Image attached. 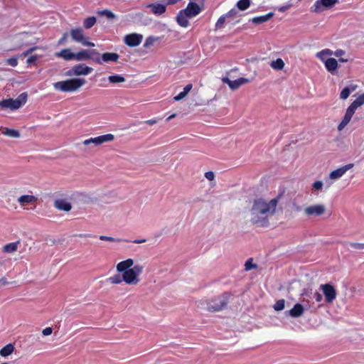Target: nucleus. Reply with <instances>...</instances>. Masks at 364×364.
I'll list each match as a JSON object with an SVG mask.
<instances>
[{"label":"nucleus","mask_w":364,"mask_h":364,"mask_svg":"<svg viewBox=\"0 0 364 364\" xmlns=\"http://www.w3.org/2000/svg\"><path fill=\"white\" fill-rule=\"evenodd\" d=\"M277 198L267 202L262 198L254 200L250 209V222L258 227H267L269 225V218L274 215L277 205Z\"/></svg>","instance_id":"obj_1"},{"label":"nucleus","mask_w":364,"mask_h":364,"mask_svg":"<svg viewBox=\"0 0 364 364\" xmlns=\"http://www.w3.org/2000/svg\"><path fill=\"white\" fill-rule=\"evenodd\" d=\"M86 83V80L82 78H72L63 81H59L53 84L55 90L62 92H73L78 90L81 86Z\"/></svg>","instance_id":"obj_2"},{"label":"nucleus","mask_w":364,"mask_h":364,"mask_svg":"<svg viewBox=\"0 0 364 364\" xmlns=\"http://www.w3.org/2000/svg\"><path fill=\"white\" fill-rule=\"evenodd\" d=\"M230 294L225 292L221 295L214 297L207 303V309L211 312L220 311L225 309L229 302Z\"/></svg>","instance_id":"obj_3"},{"label":"nucleus","mask_w":364,"mask_h":364,"mask_svg":"<svg viewBox=\"0 0 364 364\" xmlns=\"http://www.w3.org/2000/svg\"><path fill=\"white\" fill-rule=\"evenodd\" d=\"M338 0H317L311 8V11L314 13H321L325 10L333 8Z\"/></svg>","instance_id":"obj_4"},{"label":"nucleus","mask_w":364,"mask_h":364,"mask_svg":"<svg viewBox=\"0 0 364 364\" xmlns=\"http://www.w3.org/2000/svg\"><path fill=\"white\" fill-rule=\"evenodd\" d=\"M93 69L85 64L80 63L75 65L70 70L67 71L66 75L73 76V75H87L92 72Z\"/></svg>","instance_id":"obj_5"},{"label":"nucleus","mask_w":364,"mask_h":364,"mask_svg":"<svg viewBox=\"0 0 364 364\" xmlns=\"http://www.w3.org/2000/svg\"><path fill=\"white\" fill-rule=\"evenodd\" d=\"M320 289L322 290L327 303H332L336 299V290L332 284L329 283L321 284Z\"/></svg>","instance_id":"obj_6"},{"label":"nucleus","mask_w":364,"mask_h":364,"mask_svg":"<svg viewBox=\"0 0 364 364\" xmlns=\"http://www.w3.org/2000/svg\"><path fill=\"white\" fill-rule=\"evenodd\" d=\"M203 3L201 4V6L198 4L191 1L186 9H182V11L186 13V16H188L189 18H193L198 15L203 9Z\"/></svg>","instance_id":"obj_7"},{"label":"nucleus","mask_w":364,"mask_h":364,"mask_svg":"<svg viewBox=\"0 0 364 364\" xmlns=\"http://www.w3.org/2000/svg\"><path fill=\"white\" fill-rule=\"evenodd\" d=\"M114 139V135L112 134H107L101 135L95 138H90L83 141L85 146H87L90 144H94L96 146L100 145L107 141H111Z\"/></svg>","instance_id":"obj_8"},{"label":"nucleus","mask_w":364,"mask_h":364,"mask_svg":"<svg viewBox=\"0 0 364 364\" xmlns=\"http://www.w3.org/2000/svg\"><path fill=\"white\" fill-rule=\"evenodd\" d=\"M326 211V207L323 204L310 205L304 209V213L307 216H320Z\"/></svg>","instance_id":"obj_9"},{"label":"nucleus","mask_w":364,"mask_h":364,"mask_svg":"<svg viewBox=\"0 0 364 364\" xmlns=\"http://www.w3.org/2000/svg\"><path fill=\"white\" fill-rule=\"evenodd\" d=\"M223 83L228 84L232 90L238 89L241 85L248 83L250 80L245 77H240L235 80H230L228 77L222 78Z\"/></svg>","instance_id":"obj_10"},{"label":"nucleus","mask_w":364,"mask_h":364,"mask_svg":"<svg viewBox=\"0 0 364 364\" xmlns=\"http://www.w3.org/2000/svg\"><path fill=\"white\" fill-rule=\"evenodd\" d=\"M142 38L141 34L131 33L125 36L124 41L129 47H136L141 43Z\"/></svg>","instance_id":"obj_11"},{"label":"nucleus","mask_w":364,"mask_h":364,"mask_svg":"<svg viewBox=\"0 0 364 364\" xmlns=\"http://www.w3.org/2000/svg\"><path fill=\"white\" fill-rule=\"evenodd\" d=\"M96 50H82L76 53H74V59L80 61L87 60L91 58L92 55H99Z\"/></svg>","instance_id":"obj_12"},{"label":"nucleus","mask_w":364,"mask_h":364,"mask_svg":"<svg viewBox=\"0 0 364 364\" xmlns=\"http://www.w3.org/2000/svg\"><path fill=\"white\" fill-rule=\"evenodd\" d=\"M119 58V55L117 53H105L101 58H97L94 60L98 64H102V62H117Z\"/></svg>","instance_id":"obj_13"},{"label":"nucleus","mask_w":364,"mask_h":364,"mask_svg":"<svg viewBox=\"0 0 364 364\" xmlns=\"http://www.w3.org/2000/svg\"><path fill=\"white\" fill-rule=\"evenodd\" d=\"M353 167V164H348L331 172L329 177L331 179L341 178L348 170Z\"/></svg>","instance_id":"obj_14"},{"label":"nucleus","mask_w":364,"mask_h":364,"mask_svg":"<svg viewBox=\"0 0 364 364\" xmlns=\"http://www.w3.org/2000/svg\"><path fill=\"white\" fill-rule=\"evenodd\" d=\"M137 277L131 269L122 274V279L127 284H136L139 282Z\"/></svg>","instance_id":"obj_15"},{"label":"nucleus","mask_w":364,"mask_h":364,"mask_svg":"<svg viewBox=\"0 0 364 364\" xmlns=\"http://www.w3.org/2000/svg\"><path fill=\"white\" fill-rule=\"evenodd\" d=\"M70 33L73 41L80 43L81 44L86 38L82 28H73L70 30Z\"/></svg>","instance_id":"obj_16"},{"label":"nucleus","mask_w":364,"mask_h":364,"mask_svg":"<svg viewBox=\"0 0 364 364\" xmlns=\"http://www.w3.org/2000/svg\"><path fill=\"white\" fill-rule=\"evenodd\" d=\"M304 308L301 304H296L294 307L288 311H286V314L290 316L292 318H299L304 314Z\"/></svg>","instance_id":"obj_17"},{"label":"nucleus","mask_w":364,"mask_h":364,"mask_svg":"<svg viewBox=\"0 0 364 364\" xmlns=\"http://www.w3.org/2000/svg\"><path fill=\"white\" fill-rule=\"evenodd\" d=\"M146 7L149 8L151 12L157 16L164 14L166 11V5L159 3L148 4Z\"/></svg>","instance_id":"obj_18"},{"label":"nucleus","mask_w":364,"mask_h":364,"mask_svg":"<svg viewBox=\"0 0 364 364\" xmlns=\"http://www.w3.org/2000/svg\"><path fill=\"white\" fill-rule=\"evenodd\" d=\"M133 264L134 260L132 259H127L117 264V270L118 272L124 273L128 271L129 269H131V267H132Z\"/></svg>","instance_id":"obj_19"},{"label":"nucleus","mask_w":364,"mask_h":364,"mask_svg":"<svg viewBox=\"0 0 364 364\" xmlns=\"http://www.w3.org/2000/svg\"><path fill=\"white\" fill-rule=\"evenodd\" d=\"M54 206L58 210L68 212L71 210V203L64 199H58L54 202Z\"/></svg>","instance_id":"obj_20"},{"label":"nucleus","mask_w":364,"mask_h":364,"mask_svg":"<svg viewBox=\"0 0 364 364\" xmlns=\"http://www.w3.org/2000/svg\"><path fill=\"white\" fill-rule=\"evenodd\" d=\"M324 63L326 70L331 74H335L338 67V61L333 58H330L324 60Z\"/></svg>","instance_id":"obj_21"},{"label":"nucleus","mask_w":364,"mask_h":364,"mask_svg":"<svg viewBox=\"0 0 364 364\" xmlns=\"http://www.w3.org/2000/svg\"><path fill=\"white\" fill-rule=\"evenodd\" d=\"M186 14L183 12L182 10H181L176 16V21L178 23V25L181 27L186 28L189 25V21L188 18H189L188 16L186 15Z\"/></svg>","instance_id":"obj_22"},{"label":"nucleus","mask_w":364,"mask_h":364,"mask_svg":"<svg viewBox=\"0 0 364 364\" xmlns=\"http://www.w3.org/2000/svg\"><path fill=\"white\" fill-rule=\"evenodd\" d=\"M274 15V14L273 12H269L264 16H255L250 19V21L255 24H261L269 21Z\"/></svg>","instance_id":"obj_23"},{"label":"nucleus","mask_w":364,"mask_h":364,"mask_svg":"<svg viewBox=\"0 0 364 364\" xmlns=\"http://www.w3.org/2000/svg\"><path fill=\"white\" fill-rule=\"evenodd\" d=\"M55 56L62 58L65 60H70L74 59V53L70 51L69 48H65L55 53Z\"/></svg>","instance_id":"obj_24"},{"label":"nucleus","mask_w":364,"mask_h":364,"mask_svg":"<svg viewBox=\"0 0 364 364\" xmlns=\"http://www.w3.org/2000/svg\"><path fill=\"white\" fill-rule=\"evenodd\" d=\"M37 198L31 195H23L18 198V202L21 205H25L28 203H33L37 201Z\"/></svg>","instance_id":"obj_25"},{"label":"nucleus","mask_w":364,"mask_h":364,"mask_svg":"<svg viewBox=\"0 0 364 364\" xmlns=\"http://www.w3.org/2000/svg\"><path fill=\"white\" fill-rule=\"evenodd\" d=\"M358 87L356 85H350L345 87L340 94V98L342 100H346L352 92H354Z\"/></svg>","instance_id":"obj_26"},{"label":"nucleus","mask_w":364,"mask_h":364,"mask_svg":"<svg viewBox=\"0 0 364 364\" xmlns=\"http://www.w3.org/2000/svg\"><path fill=\"white\" fill-rule=\"evenodd\" d=\"M0 107L5 109H11L12 110L17 109V106L15 104V100L9 98L0 101Z\"/></svg>","instance_id":"obj_27"},{"label":"nucleus","mask_w":364,"mask_h":364,"mask_svg":"<svg viewBox=\"0 0 364 364\" xmlns=\"http://www.w3.org/2000/svg\"><path fill=\"white\" fill-rule=\"evenodd\" d=\"M353 115V114H351L350 112H348L346 110L342 121L340 122V124L338 126V131H341V130H343L346 127V126L350 121Z\"/></svg>","instance_id":"obj_28"},{"label":"nucleus","mask_w":364,"mask_h":364,"mask_svg":"<svg viewBox=\"0 0 364 364\" xmlns=\"http://www.w3.org/2000/svg\"><path fill=\"white\" fill-rule=\"evenodd\" d=\"M14 349V346L12 343H9L0 350V355L7 357L13 353Z\"/></svg>","instance_id":"obj_29"},{"label":"nucleus","mask_w":364,"mask_h":364,"mask_svg":"<svg viewBox=\"0 0 364 364\" xmlns=\"http://www.w3.org/2000/svg\"><path fill=\"white\" fill-rule=\"evenodd\" d=\"M192 87V84H188L187 85H186L185 87L183 88V91H182L181 92H180L178 95L173 97L174 100L179 101L185 98L188 95V92L191 90Z\"/></svg>","instance_id":"obj_30"},{"label":"nucleus","mask_w":364,"mask_h":364,"mask_svg":"<svg viewBox=\"0 0 364 364\" xmlns=\"http://www.w3.org/2000/svg\"><path fill=\"white\" fill-rule=\"evenodd\" d=\"M28 98V95L26 92H22L20 94L16 99H15V104L17 106V108H20L23 105H24Z\"/></svg>","instance_id":"obj_31"},{"label":"nucleus","mask_w":364,"mask_h":364,"mask_svg":"<svg viewBox=\"0 0 364 364\" xmlns=\"http://www.w3.org/2000/svg\"><path fill=\"white\" fill-rule=\"evenodd\" d=\"M97 22V18L95 16H90L84 19L82 25L85 29L91 28Z\"/></svg>","instance_id":"obj_32"},{"label":"nucleus","mask_w":364,"mask_h":364,"mask_svg":"<svg viewBox=\"0 0 364 364\" xmlns=\"http://www.w3.org/2000/svg\"><path fill=\"white\" fill-rule=\"evenodd\" d=\"M2 134L12 138H18L21 136L19 131L9 128H5Z\"/></svg>","instance_id":"obj_33"},{"label":"nucleus","mask_w":364,"mask_h":364,"mask_svg":"<svg viewBox=\"0 0 364 364\" xmlns=\"http://www.w3.org/2000/svg\"><path fill=\"white\" fill-rule=\"evenodd\" d=\"M108 81L112 84H117L124 82L126 81V79L120 75H109L107 78Z\"/></svg>","instance_id":"obj_34"},{"label":"nucleus","mask_w":364,"mask_h":364,"mask_svg":"<svg viewBox=\"0 0 364 364\" xmlns=\"http://www.w3.org/2000/svg\"><path fill=\"white\" fill-rule=\"evenodd\" d=\"M270 66L276 70H281L284 67V63L282 58H277L271 62Z\"/></svg>","instance_id":"obj_35"},{"label":"nucleus","mask_w":364,"mask_h":364,"mask_svg":"<svg viewBox=\"0 0 364 364\" xmlns=\"http://www.w3.org/2000/svg\"><path fill=\"white\" fill-rule=\"evenodd\" d=\"M250 0H239L236 4V6L238 10L245 11L250 7Z\"/></svg>","instance_id":"obj_36"},{"label":"nucleus","mask_w":364,"mask_h":364,"mask_svg":"<svg viewBox=\"0 0 364 364\" xmlns=\"http://www.w3.org/2000/svg\"><path fill=\"white\" fill-rule=\"evenodd\" d=\"M19 241L11 242L4 246L3 250L5 252H14L17 250L18 244Z\"/></svg>","instance_id":"obj_37"},{"label":"nucleus","mask_w":364,"mask_h":364,"mask_svg":"<svg viewBox=\"0 0 364 364\" xmlns=\"http://www.w3.org/2000/svg\"><path fill=\"white\" fill-rule=\"evenodd\" d=\"M97 14H98V15H100L101 16L107 17L109 20H112V19H114L116 18V15L112 11H111L110 10H108V9L98 11Z\"/></svg>","instance_id":"obj_38"},{"label":"nucleus","mask_w":364,"mask_h":364,"mask_svg":"<svg viewBox=\"0 0 364 364\" xmlns=\"http://www.w3.org/2000/svg\"><path fill=\"white\" fill-rule=\"evenodd\" d=\"M108 281L113 284H118L122 283V281H124V280L122 279V274L121 275L119 274H116L114 276L109 277L108 279Z\"/></svg>","instance_id":"obj_39"},{"label":"nucleus","mask_w":364,"mask_h":364,"mask_svg":"<svg viewBox=\"0 0 364 364\" xmlns=\"http://www.w3.org/2000/svg\"><path fill=\"white\" fill-rule=\"evenodd\" d=\"M285 306V300L284 299H279L278 300L273 306L274 309L276 311H282L284 309Z\"/></svg>","instance_id":"obj_40"},{"label":"nucleus","mask_w":364,"mask_h":364,"mask_svg":"<svg viewBox=\"0 0 364 364\" xmlns=\"http://www.w3.org/2000/svg\"><path fill=\"white\" fill-rule=\"evenodd\" d=\"M159 38H156V37H154V36H149L148 37L144 43V48H149L151 46H152L156 41H159Z\"/></svg>","instance_id":"obj_41"},{"label":"nucleus","mask_w":364,"mask_h":364,"mask_svg":"<svg viewBox=\"0 0 364 364\" xmlns=\"http://www.w3.org/2000/svg\"><path fill=\"white\" fill-rule=\"evenodd\" d=\"M100 240H103V241H108V242H119L123 241V240L120 239V238H115V237L105 236V235H100Z\"/></svg>","instance_id":"obj_42"},{"label":"nucleus","mask_w":364,"mask_h":364,"mask_svg":"<svg viewBox=\"0 0 364 364\" xmlns=\"http://www.w3.org/2000/svg\"><path fill=\"white\" fill-rule=\"evenodd\" d=\"M332 54H333V52L331 50L324 49V50H322L321 52L318 53L316 54V56L318 58H319L321 60L324 61L323 55H332Z\"/></svg>","instance_id":"obj_43"},{"label":"nucleus","mask_w":364,"mask_h":364,"mask_svg":"<svg viewBox=\"0 0 364 364\" xmlns=\"http://www.w3.org/2000/svg\"><path fill=\"white\" fill-rule=\"evenodd\" d=\"M226 18H227V17L225 16V14H224V15H223V16H221L218 18V21H217V22H216V23H215V28H216V29H218V28H223V25H224L225 22Z\"/></svg>","instance_id":"obj_44"},{"label":"nucleus","mask_w":364,"mask_h":364,"mask_svg":"<svg viewBox=\"0 0 364 364\" xmlns=\"http://www.w3.org/2000/svg\"><path fill=\"white\" fill-rule=\"evenodd\" d=\"M144 267L139 264H136L131 269L132 272L138 277L143 272Z\"/></svg>","instance_id":"obj_45"},{"label":"nucleus","mask_w":364,"mask_h":364,"mask_svg":"<svg viewBox=\"0 0 364 364\" xmlns=\"http://www.w3.org/2000/svg\"><path fill=\"white\" fill-rule=\"evenodd\" d=\"M245 270L249 271L251 270L253 268H255L257 265L255 264L252 263V259H249L245 262Z\"/></svg>","instance_id":"obj_46"},{"label":"nucleus","mask_w":364,"mask_h":364,"mask_svg":"<svg viewBox=\"0 0 364 364\" xmlns=\"http://www.w3.org/2000/svg\"><path fill=\"white\" fill-rule=\"evenodd\" d=\"M359 107V105L356 103V102H353L350 106L347 108V111L354 114L355 110Z\"/></svg>","instance_id":"obj_47"},{"label":"nucleus","mask_w":364,"mask_h":364,"mask_svg":"<svg viewBox=\"0 0 364 364\" xmlns=\"http://www.w3.org/2000/svg\"><path fill=\"white\" fill-rule=\"evenodd\" d=\"M348 245L351 247L356 249V250H363L364 249V243L350 242Z\"/></svg>","instance_id":"obj_48"},{"label":"nucleus","mask_w":364,"mask_h":364,"mask_svg":"<svg viewBox=\"0 0 364 364\" xmlns=\"http://www.w3.org/2000/svg\"><path fill=\"white\" fill-rule=\"evenodd\" d=\"M238 9H236L235 8L230 9L227 14H225V16L227 18H232V17H234L235 16H237V13H238Z\"/></svg>","instance_id":"obj_49"},{"label":"nucleus","mask_w":364,"mask_h":364,"mask_svg":"<svg viewBox=\"0 0 364 364\" xmlns=\"http://www.w3.org/2000/svg\"><path fill=\"white\" fill-rule=\"evenodd\" d=\"M68 36V33H64L63 36L58 40V46L63 45L66 42Z\"/></svg>","instance_id":"obj_50"},{"label":"nucleus","mask_w":364,"mask_h":364,"mask_svg":"<svg viewBox=\"0 0 364 364\" xmlns=\"http://www.w3.org/2000/svg\"><path fill=\"white\" fill-rule=\"evenodd\" d=\"M354 102H356L359 107L364 105V93L359 95Z\"/></svg>","instance_id":"obj_51"},{"label":"nucleus","mask_w":364,"mask_h":364,"mask_svg":"<svg viewBox=\"0 0 364 364\" xmlns=\"http://www.w3.org/2000/svg\"><path fill=\"white\" fill-rule=\"evenodd\" d=\"M38 59V55H31L27 59V63L29 65L34 64Z\"/></svg>","instance_id":"obj_52"},{"label":"nucleus","mask_w":364,"mask_h":364,"mask_svg":"<svg viewBox=\"0 0 364 364\" xmlns=\"http://www.w3.org/2000/svg\"><path fill=\"white\" fill-rule=\"evenodd\" d=\"M323 187V182L321 181H316L313 183V188L315 190H321Z\"/></svg>","instance_id":"obj_53"},{"label":"nucleus","mask_w":364,"mask_h":364,"mask_svg":"<svg viewBox=\"0 0 364 364\" xmlns=\"http://www.w3.org/2000/svg\"><path fill=\"white\" fill-rule=\"evenodd\" d=\"M8 64L12 67H16L18 65V60L16 58H11L8 59Z\"/></svg>","instance_id":"obj_54"},{"label":"nucleus","mask_w":364,"mask_h":364,"mask_svg":"<svg viewBox=\"0 0 364 364\" xmlns=\"http://www.w3.org/2000/svg\"><path fill=\"white\" fill-rule=\"evenodd\" d=\"M205 177L208 180V181H213L214 180V178H215V174L213 171H207L205 173Z\"/></svg>","instance_id":"obj_55"},{"label":"nucleus","mask_w":364,"mask_h":364,"mask_svg":"<svg viewBox=\"0 0 364 364\" xmlns=\"http://www.w3.org/2000/svg\"><path fill=\"white\" fill-rule=\"evenodd\" d=\"M53 332V328L51 327H47L44 328L42 331L43 336H50Z\"/></svg>","instance_id":"obj_56"},{"label":"nucleus","mask_w":364,"mask_h":364,"mask_svg":"<svg viewBox=\"0 0 364 364\" xmlns=\"http://www.w3.org/2000/svg\"><path fill=\"white\" fill-rule=\"evenodd\" d=\"M314 298L316 299L317 302H320L323 299L322 295L318 291L314 292Z\"/></svg>","instance_id":"obj_57"},{"label":"nucleus","mask_w":364,"mask_h":364,"mask_svg":"<svg viewBox=\"0 0 364 364\" xmlns=\"http://www.w3.org/2000/svg\"><path fill=\"white\" fill-rule=\"evenodd\" d=\"M334 55L336 56V57H341L343 56V55L346 54V52L345 50H341V49H338L336 50L335 52H334Z\"/></svg>","instance_id":"obj_58"},{"label":"nucleus","mask_w":364,"mask_h":364,"mask_svg":"<svg viewBox=\"0 0 364 364\" xmlns=\"http://www.w3.org/2000/svg\"><path fill=\"white\" fill-rule=\"evenodd\" d=\"M37 48L36 47H32L29 49H28L27 50H26L25 52H23L22 53V56H27L29 54H31L33 51H34Z\"/></svg>","instance_id":"obj_59"},{"label":"nucleus","mask_w":364,"mask_h":364,"mask_svg":"<svg viewBox=\"0 0 364 364\" xmlns=\"http://www.w3.org/2000/svg\"><path fill=\"white\" fill-rule=\"evenodd\" d=\"M82 45L85 46H90V47H94L95 43L90 41H88L87 38L85 39V41L82 43Z\"/></svg>","instance_id":"obj_60"},{"label":"nucleus","mask_w":364,"mask_h":364,"mask_svg":"<svg viewBox=\"0 0 364 364\" xmlns=\"http://www.w3.org/2000/svg\"><path fill=\"white\" fill-rule=\"evenodd\" d=\"M144 123L147 124L148 125L152 126L157 123V120L156 119H149L144 122Z\"/></svg>","instance_id":"obj_61"},{"label":"nucleus","mask_w":364,"mask_h":364,"mask_svg":"<svg viewBox=\"0 0 364 364\" xmlns=\"http://www.w3.org/2000/svg\"><path fill=\"white\" fill-rule=\"evenodd\" d=\"M78 237H80L81 238H84V237L93 238V237H95V235H93L91 234H80V235H78Z\"/></svg>","instance_id":"obj_62"},{"label":"nucleus","mask_w":364,"mask_h":364,"mask_svg":"<svg viewBox=\"0 0 364 364\" xmlns=\"http://www.w3.org/2000/svg\"><path fill=\"white\" fill-rule=\"evenodd\" d=\"M166 5H173L178 2V0H166Z\"/></svg>","instance_id":"obj_63"},{"label":"nucleus","mask_w":364,"mask_h":364,"mask_svg":"<svg viewBox=\"0 0 364 364\" xmlns=\"http://www.w3.org/2000/svg\"><path fill=\"white\" fill-rule=\"evenodd\" d=\"M146 241V239H139V240H135L133 241L134 243L135 244H141V243H144Z\"/></svg>","instance_id":"obj_64"}]
</instances>
